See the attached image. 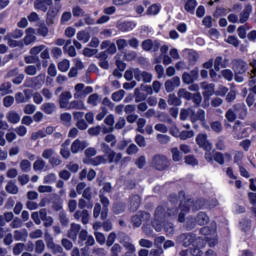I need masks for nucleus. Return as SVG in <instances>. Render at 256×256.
<instances>
[{
    "mask_svg": "<svg viewBox=\"0 0 256 256\" xmlns=\"http://www.w3.org/2000/svg\"><path fill=\"white\" fill-rule=\"evenodd\" d=\"M205 247V241L200 238V240L194 244H192V247L190 248V255L192 256H201L203 255V250Z\"/></svg>",
    "mask_w": 256,
    "mask_h": 256,
    "instance_id": "b1692460",
    "label": "nucleus"
},
{
    "mask_svg": "<svg viewBox=\"0 0 256 256\" xmlns=\"http://www.w3.org/2000/svg\"><path fill=\"white\" fill-rule=\"evenodd\" d=\"M74 99H85L87 95H90V93L93 92V87L86 86L83 83H78L74 87Z\"/></svg>",
    "mask_w": 256,
    "mask_h": 256,
    "instance_id": "0eeeda50",
    "label": "nucleus"
},
{
    "mask_svg": "<svg viewBox=\"0 0 256 256\" xmlns=\"http://www.w3.org/2000/svg\"><path fill=\"white\" fill-rule=\"evenodd\" d=\"M110 256H119L121 251H123V247L120 246L119 243H115L114 245L110 246Z\"/></svg>",
    "mask_w": 256,
    "mask_h": 256,
    "instance_id": "13d9d810",
    "label": "nucleus"
},
{
    "mask_svg": "<svg viewBox=\"0 0 256 256\" xmlns=\"http://www.w3.org/2000/svg\"><path fill=\"white\" fill-rule=\"evenodd\" d=\"M233 109L238 117V119H241L242 121H245L247 119L248 110L245 103H238L233 106Z\"/></svg>",
    "mask_w": 256,
    "mask_h": 256,
    "instance_id": "aec40b11",
    "label": "nucleus"
},
{
    "mask_svg": "<svg viewBox=\"0 0 256 256\" xmlns=\"http://www.w3.org/2000/svg\"><path fill=\"white\" fill-rule=\"evenodd\" d=\"M46 163L43 159H38L33 164L34 171H43L45 169Z\"/></svg>",
    "mask_w": 256,
    "mask_h": 256,
    "instance_id": "338daca9",
    "label": "nucleus"
},
{
    "mask_svg": "<svg viewBox=\"0 0 256 256\" xmlns=\"http://www.w3.org/2000/svg\"><path fill=\"white\" fill-rule=\"evenodd\" d=\"M78 209H80V210L93 209V200H87L85 198H80L78 200Z\"/></svg>",
    "mask_w": 256,
    "mask_h": 256,
    "instance_id": "58836bf2",
    "label": "nucleus"
},
{
    "mask_svg": "<svg viewBox=\"0 0 256 256\" xmlns=\"http://www.w3.org/2000/svg\"><path fill=\"white\" fill-rule=\"evenodd\" d=\"M190 120L192 123H197V121H200V123L205 124V110L199 109L197 112L193 107H191L190 110Z\"/></svg>",
    "mask_w": 256,
    "mask_h": 256,
    "instance_id": "6ab92c4d",
    "label": "nucleus"
},
{
    "mask_svg": "<svg viewBox=\"0 0 256 256\" xmlns=\"http://www.w3.org/2000/svg\"><path fill=\"white\" fill-rule=\"evenodd\" d=\"M247 133V128L243 127V122L237 120L232 126V135L234 139L241 140L245 138V134Z\"/></svg>",
    "mask_w": 256,
    "mask_h": 256,
    "instance_id": "9d476101",
    "label": "nucleus"
},
{
    "mask_svg": "<svg viewBox=\"0 0 256 256\" xmlns=\"http://www.w3.org/2000/svg\"><path fill=\"white\" fill-rule=\"evenodd\" d=\"M72 15L73 17H84L85 10H83V8H81L80 6H74L72 8Z\"/></svg>",
    "mask_w": 256,
    "mask_h": 256,
    "instance_id": "774afa93",
    "label": "nucleus"
},
{
    "mask_svg": "<svg viewBox=\"0 0 256 256\" xmlns=\"http://www.w3.org/2000/svg\"><path fill=\"white\" fill-rule=\"evenodd\" d=\"M61 10V6L55 7L50 6L47 14H46V24L47 25H54L55 19H57V15H59V11Z\"/></svg>",
    "mask_w": 256,
    "mask_h": 256,
    "instance_id": "f3484780",
    "label": "nucleus"
},
{
    "mask_svg": "<svg viewBox=\"0 0 256 256\" xmlns=\"http://www.w3.org/2000/svg\"><path fill=\"white\" fill-rule=\"evenodd\" d=\"M6 119L9 123H12V125H17V123L21 121V116L19 113L12 110L6 114Z\"/></svg>",
    "mask_w": 256,
    "mask_h": 256,
    "instance_id": "4c0bfd02",
    "label": "nucleus"
},
{
    "mask_svg": "<svg viewBox=\"0 0 256 256\" xmlns=\"http://www.w3.org/2000/svg\"><path fill=\"white\" fill-rule=\"evenodd\" d=\"M151 165L154 167V169H156V171H165V169H169L171 162L167 156L163 154H156L152 158Z\"/></svg>",
    "mask_w": 256,
    "mask_h": 256,
    "instance_id": "423d86ee",
    "label": "nucleus"
},
{
    "mask_svg": "<svg viewBox=\"0 0 256 256\" xmlns=\"http://www.w3.org/2000/svg\"><path fill=\"white\" fill-rule=\"evenodd\" d=\"M151 214L145 211H140L136 215L132 216L131 224L134 228L141 227L143 221H150Z\"/></svg>",
    "mask_w": 256,
    "mask_h": 256,
    "instance_id": "1a4fd4ad",
    "label": "nucleus"
},
{
    "mask_svg": "<svg viewBox=\"0 0 256 256\" xmlns=\"http://www.w3.org/2000/svg\"><path fill=\"white\" fill-rule=\"evenodd\" d=\"M87 148V142L76 139L71 145V153L77 154Z\"/></svg>",
    "mask_w": 256,
    "mask_h": 256,
    "instance_id": "7c9ffc66",
    "label": "nucleus"
},
{
    "mask_svg": "<svg viewBox=\"0 0 256 256\" xmlns=\"http://www.w3.org/2000/svg\"><path fill=\"white\" fill-rule=\"evenodd\" d=\"M199 79V68H194L191 72H184L182 75V81L186 85H191Z\"/></svg>",
    "mask_w": 256,
    "mask_h": 256,
    "instance_id": "f8f14e48",
    "label": "nucleus"
},
{
    "mask_svg": "<svg viewBox=\"0 0 256 256\" xmlns=\"http://www.w3.org/2000/svg\"><path fill=\"white\" fill-rule=\"evenodd\" d=\"M77 243L80 247H83V245L86 247H93V245H95V238H93V236H89L87 230L82 229L79 233Z\"/></svg>",
    "mask_w": 256,
    "mask_h": 256,
    "instance_id": "6e6552de",
    "label": "nucleus"
},
{
    "mask_svg": "<svg viewBox=\"0 0 256 256\" xmlns=\"http://www.w3.org/2000/svg\"><path fill=\"white\" fill-rule=\"evenodd\" d=\"M190 101L194 103V107H201V102L203 101V97L201 96V93L197 92L195 94H192Z\"/></svg>",
    "mask_w": 256,
    "mask_h": 256,
    "instance_id": "603ef678",
    "label": "nucleus"
},
{
    "mask_svg": "<svg viewBox=\"0 0 256 256\" xmlns=\"http://www.w3.org/2000/svg\"><path fill=\"white\" fill-rule=\"evenodd\" d=\"M35 29L28 28L26 29V36L24 37L22 43H25L26 45H31V43H35L37 41V37L34 35Z\"/></svg>",
    "mask_w": 256,
    "mask_h": 256,
    "instance_id": "2f4dec72",
    "label": "nucleus"
},
{
    "mask_svg": "<svg viewBox=\"0 0 256 256\" xmlns=\"http://www.w3.org/2000/svg\"><path fill=\"white\" fill-rule=\"evenodd\" d=\"M229 67V59H223L222 56H218L214 60L215 71H221V69H227Z\"/></svg>",
    "mask_w": 256,
    "mask_h": 256,
    "instance_id": "c756f323",
    "label": "nucleus"
},
{
    "mask_svg": "<svg viewBox=\"0 0 256 256\" xmlns=\"http://www.w3.org/2000/svg\"><path fill=\"white\" fill-rule=\"evenodd\" d=\"M100 202L103 205V208L101 209V204L96 203L94 205L93 209V217L94 219H99V215L102 219V221H105L109 215V198L105 197L104 195H100Z\"/></svg>",
    "mask_w": 256,
    "mask_h": 256,
    "instance_id": "f03ea898",
    "label": "nucleus"
},
{
    "mask_svg": "<svg viewBox=\"0 0 256 256\" xmlns=\"http://www.w3.org/2000/svg\"><path fill=\"white\" fill-rule=\"evenodd\" d=\"M69 67H71V63L67 59H64V60H62L61 62L58 63V69L62 73H67V71H69Z\"/></svg>",
    "mask_w": 256,
    "mask_h": 256,
    "instance_id": "5fc2aeb1",
    "label": "nucleus"
},
{
    "mask_svg": "<svg viewBox=\"0 0 256 256\" xmlns=\"http://www.w3.org/2000/svg\"><path fill=\"white\" fill-rule=\"evenodd\" d=\"M53 5V0H35L34 1V9L36 11H43V13H47L50 7Z\"/></svg>",
    "mask_w": 256,
    "mask_h": 256,
    "instance_id": "412c9836",
    "label": "nucleus"
},
{
    "mask_svg": "<svg viewBox=\"0 0 256 256\" xmlns=\"http://www.w3.org/2000/svg\"><path fill=\"white\" fill-rule=\"evenodd\" d=\"M37 71H41V62H38L36 66L28 65L24 69V73H26V75H30L31 77L37 75Z\"/></svg>",
    "mask_w": 256,
    "mask_h": 256,
    "instance_id": "e433bc0d",
    "label": "nucleus"
},
{
    "mask_svg": "<svg viewBox=\"0 0 256 256\" xmlns=\"http://www.w3.org/2000/svg\"><path fill=\"white\" fill-rule=\"evenodd\" d=\"M87 103L92 107H97L99 103H101V97L99 96V94L94 93L88 97Z\"/></svg>",
    "mask_w": 256,
    "mask_h": 256,
    "instance_id": "37998d69",
    "label": "nucleus"
},
{
    "mask_svg": "<svg viewBox=\"0 0 256 256\" xmlns=\"http://www.w3.org/2000/svg\"><path fill=\"white\" fill-rule=\"evenodd\" d=\"M41 111H43L46 115H53L57 110V106L53 102H45L40 107Z\"/></svg>",
    "mask_w": 256,
    "mask_h": 256,
    "instance_id": "72a5a7b5",
    "label": "nucleus"
},
{
    "mask_svg": "<svg viewBox=\"0 0 256 256\" xmlns=\"http://www.w3.org/2000/svg\"><path fill=\"white\" fill-rule=\"evenodd\" d=\"M167 102L168 105H174L175 107H179V105H181V99H179L175 94H169Z\"/></svg>",
    "mask_w": 256,
    "mask_h": 256,
    "instance_id": "864d4df0",
    "label": "nucleus"
},
{
    "mask_svg": "<svg viewBox=\"0 0 256 256\" xmlns=\"http://www.w3.org/2000/svg\"><path fill=\"white\" fill-rule=\"evenodd\" d=\"M160 48L161 43L159 42V40H155L153 42V40L151 39H146L142 42L143 51H153L154 53H156V51H159Z\"/></svg>",
    "mask_w": 256,
    "mask_h": 256,
    "instance_id": "a211bd4d",
    "label": "nucleus"
},
{
    "mask_svg": "<svg viewBox=\"0 0 256 256\" xmlns=\"http://www.w3.org/2000/svg\"><path fill=\"white\" fill-rule=\"evenodd\" d=\"M43 251H45V242H43V240H37L35 242V253L41 255Z\"/></svg>",
    "mask_w": 256,
    "mask_h": 256,
    "instance_id": "69168bd1",
    "label": "nucleus"
},
{
    "mask_svg": "<svg viewBox=\"0 0 256 256\" xmlns=\"http://www.w3.org/2000/svg\"><path fill=\"white\" fill-rule=\"evenodd\" d=\"M250 67H252V70H251V72H248V77H249V79H251L250 83L255 84L254 78L256 77V60H252L250 62Z\"/></svg>",
    "mask_w": 256,
    "mask_h": 256,
    "instance_id": "6e6d98bb",
    "label": "nucleus"
},
{
    "mask_svg": "<svg viewBox=\"0 0 256 256\" xmlns=\"http://www.w3.org/2000/svg\"><path fill=\"white\" fill-rule=\"evenodd\" d=\"M125 97V90H118L114 92L111 96L112 101H115L116 103H119L123 98Z\"/></svg>",
    "mask_w": 256,
    "mask_h": 256,
    "instance_id": "680f3d73",
    "label": "nucleus"
},
{
    "mask_svg": "<svg viewBox=\"0 0 256 256\" xmlns=\"http://www.w3.org/2000/svg\"><path fill=\"white\" fill-rule=\"evenodd\" d=\"M201 87L203 89L202 95L204 97V102L207 103L209 99L215 95V84H208L207 82H203Z\"/></svg>",
    "mask_w": 256,
    "mask_h": 256,
    "instance_id": "dca6fc26",
    "label": "nucleus"
},
{
    "mask_svg": "<svg viewBox=\"0 0 256 256\" xmlns=\"http://www.w3.org/2000/svg\"><path fill=\"white\" fill-rule=\"evenodd\" d=\"M210 127L212 129V131H214V133H221V131H223V124L221 123V121H213L210 123Z\"/></svg>",
    "mask_w": 256,
    "mask_h": 256,
    "instance_id": "bf43d9fd",
    "label": "nucleus"
},
{
    "mask_svg": "<svg viewBox=\"0 0 256 256\" xmlns=\"http://www.w3.org/2000/svg\"><path fill=\"white\" fill-rule=\"evenodd\" d=\"M105 143H110V147H115L117 145V137L114 134H107L104 137Z\"/></svg>",
    "mask_w": 256,
    "mask_h": 256,
    "instance_id": "0e129e2a",
    "label": "nucleus"
},
{
    "mask_svg": "<svg viewBox=\"0 0 256 256\" xmlns=\"http://www.w3.org/2000/svg\"><path fill=\"white\" fill-rule=\"evenodd\" d=\"M196 143L200 147V149H203L204 151H211L213 149V144L207 140V134H198L196 137Z\"/></svg>",
    "mask_w": 256,
    "mask_h": 256,
    "instance_id": "2eb2a0df",
    "label": "nucleus"
},
{
    "mask_svg": "<svg viewBox=\"0 0 256 256\" xmlns=\"http://www.w3.org/2000/svg\"><path fill=\"white\" fill-rule=\"evenodd\" d=\"M125 209H127V206L123 202L114 203L112 206V210L115 215H121V213H125Z\"/></svg>",
    "mask_w": 256,
    "mask_h": 256,
    "instance_id": "79ce46f5",
    "label": "nucleus"
},
{
    "mask_svg": "<svg viewBox=\"0 0 256 256\" xmlns=\"http://www.w3.org/2000/svg\"><path fill=\"white\" fill-rule=\"evenodd\" d=\"M117 28L122 33H127V31H133L135 29V24L132 21H124L117 24Z\"/></svg>",
    "mask_w": 256,
    "mask_h": 256,
    "instance_id": "f704fd0d",
    "label": "nucleus"
},
{
    "mask_svg": "<svg viewBox=\"0 0 256 256\" xmlns=\"http://www.w3.org/2000/svg\"><path fill=\"white\" fill-rule=\"evenodd\" d=\"M171 153H172V161H174L175 163H177V162L181 161V159H183V155L179 151V148H177V147L171 148Z\"/></svg>",
    "mask_w": 256,
    "mask_h": 256,
    "instance_id": "3c124183",
    "label": "nucleus"
},
{
    "mask_svg": "<svg viewBox=\"0 0 256 256\" xmlns=\"http://www.w3.org/2000/svg\"><path fill=\"white\" fill-rule=\"evenodd\" d=\"M77 39L78 41H82V43H89L91 36L86 31H80L77 33Z\"/></svg>",
    "mask_w": 256,
    "mask_h": 256,
    "instance_id": "4d7b16f0",
    "label": "nucleus"
},
{
    "mask_svg": "<svg viewBox=\"0 0 256 256\" xmlns=\"http://www.w3.org/2000/svg\"><path fill=\"white\" fill-rule=\"evenodd\" d=\"M44 241L46 243L47 249H49L53 253V255L67 256V254L63 250V247L55 243V241L53 240V236L49 232H45Z\"/></svg>",
    "mask_w": 256,
    "mask_h": 256,
    "instance_id": "20e7f679",
    "label": "nucleus"
},
{
    "mask_svg": "<svg viewBox=\"0 0 256 256\" xmlns=\"http://www.w3.org/2000/svg\"><path fill=\"white\" fill-rule=\"evenodd\" d=\"M101 49H106L105 51H103L102 53H106V55L109 53V55H115L117 53V46L115 45V43L109 41V40H105L101 43L100 45Z\"/></svg>",
    "mask_w": 256,
    "mask_h": 256,
    "instance_id": "a878e982",
    "label": "nucleus"
},
{
    "mask_svg": "<svg viewBox=\"0 0 256 256\" xmlns=\"http://www.w3.org/2000/svg\"><path fill=\"white\" fill-rule=\"evenodd\" d=\"M180 211V212H179ZM189 211H191V208L189 206H187V204L184 202H181L179 205V208H177V213L178 214V221L179 223H184L185 222V214L189 213Z\"/></svg>",
    "mask_w": 256,
    "mask_h": 256,
    "instance_id": "c85d7f7f",
    "label": "nucleus"
},
{
    "mask_svg": "<svg viewBox=\"0 0 256 256\" xmlns=\"http://www.w3.org/2000/svg\"><path fill=\"white\" fill-rule=\"evenodd\" d=\"M199 240H201V237H197V234L193 232L182 233L176 237V243L182 245V247H191Z\"/></svg>",
    "mask_w": 256,
    "mask_h": 256,
    "instance_id": "39448f33",
    "label": "nucleus"
},
{
    "mask_svg": "<svg viewBox=\"0 0 256 256\" xmlns=\"http://www.w3.org/2000/svg\"><path fill=\"white\" fill-rule=\"evenodd\" d=\"M20 169L23 173H29L31 171V162L27 159H24L20 162Z\"/></svg>",
    "mask_w": 256,
    "mask_h": 256,
    "instance_id": "052dcab7",
    "label": "nucleus"
},
{
    "mask_svg": "<svg viewBox=\"0 0 256 256\" xmlns=\"http://www.w3.org/2000/svg\"><path fill=\"white\" fill-rule=\"evenodd\" d=\"M232 69L236 75H243L247 73L249 65L242 59H234L232 60Z\"/></svg>",
    "mask_w": 256,
    "mask_h": 256,
    "instance_id": "9b49d317",
    "label": "nucleus"
},
{
    "mask_svg": "<svg viewBox=\"0 0 256 256\" xmlns=\"http://www.w3.org/2000/svg\"><path fill=\"white\" fill-rule=\"evenodd\" d=\"M67 109L68 110L69 109H78V110L85 109V103H83V101L81 100H74L70 102Z\"/></svg>",
    "mask_w": 256,
    "mask_h": 256,
    "instance_id": "8fccbe9b",
    "label": "nucleus"
},
{
    "mask_svg": "<svg viewBox=\"0 0 256 256\" xmlns=\"http://www.w3.org/2000/svg\"><path fill=\"white\" fill-rule=\"evenodd\" d=\"M225 118L227 119L228 123H235L237 119V113L235 112V109H228L225 113Z\"/></svg>",
    "mask_w": 256,
    "mask_h": 256,
    "instance_id": "de8ad7c7",
    "label": "nucleus"
},
{
    "mask_svg": "<svg viewBox=\"0 0 256 256\" xmlns=\"http://www.w3.org/2000/svg\"><path fill=\"white\" fill-rule=\"evenodd\" d=\"M24 61H25V63H27V65L41 63V60L39 59V57L35 56L33 54H31L29 56H25Z\"/></svg>",
    "mask_w": 256,
    "mask_h": 256,
    "instance_id": "e2e57ef3",
    "label": "nucleus"
},
{
    "mask_svg": "<svg viewBox=\"0 0 256 256\" xmlns=\"http://www.w3.org/2000/svg\"><path fill=\"white\" fill-rule=\"evenodd\" d=\"M187 207L192 209V211H199V209H207V200L200 198L196 201H193L192 199H188L186 202H184Z\"/></svg>",
    "mask_w": 256,
    "mask_h": 256,
    "instance_id": "4468645a",
    "label": "nucleus"
},
{
    "mask_svg": "<svg viewBox=\"0 0 256 256\" xmlns=\"http://www.w3.org/2000/svg\"><path fill=\"white\" fill-rule=\"evenodd\" d=\"M121 159H123V154L121 152H115L112 150L108 155H98L92 158L90 163L94 167H98V165H107V163L119 165V163H121Z\"/></svg>",
    "mask_w": 256,
    "mask_h": 256,
    "instance_id": "f257e3e1",
    "label": "nucleus"
},
{
    "mask_svg": "<svg viewBox=\"0 0 256 256\" xmlns=\"http://www.w3.org/2000/svg\"><path fill=\"white\" fill-rule=\"evenodd\" d=\"M4 41H7V45H9L11 48H15V47L23 48L25 46L23 41L13 40V37L9 35H6L4 37Z\"/></svg>",
    "mask_w": 256,
    "mask_h": 256,
    "instance_id": "ea45409f",
    "label": "nucleus"
},
{
    "mask_svg": "<svg viewBox=\"0 0 256 256\" xmlns=\"http://www.w3.org/2000/svg\"><path fill=\"white\" fill-rule=\"evenodd\" d=\"M179 85H181V79L178 76L173 77L164 83L167 93H173V91H175L176 87H179Z\"/></svg>",
    "mask_w": 256,
    "mask_h": 256,
    "instance_id": "5701e85b",
    "label": "nucleus"
},
{
    "mask_svg": "<svg viewBox=\"0 0 256 256\" xmlns=\"http://www.w3.org/2000/svg\"><path fill=\"white\" fill-rule=\"evenodd\" d=\"M73 95H71V92L65 91L62 92L59 96V105L61 109H68L69 108V100L72 99Z\"/></svg>",
    "mask_w": 256,
    "mask_h": 256,
    "instance_id": "bb28decb",
    "label": "nucleus"
},
{
    "mask_svg": "<svg viewBox=\"0 0 256 256\" xmlns=\"http://www.w3.org/2000/svg\"><path fill=\"white\" fill-rule=\"evenodd\" d=\"M73 217L76 221H81L83 225H87L89 223V219L91 218L88 210H81V209L77 210L74 213Z\"/></svg>",
    "mask_w": 256,
    "mask_h": 256,
    "instance_id": "4be33fe9",
    "label": "nucleus"
},
{
    "mask_svg": "<svg viewBox=\"0 0 256 256\" xmlns=\"http://www.w3.org/2000/svg\"><path fill=\"white\" fill-rule=\"evenodd\" d=\"M141 205V197L137 194L130 197V211L135 212Z\"/></svg>",
    "mask_w": 256,
    "mask_h": 256,
    "instance_id": "c9c22d12",
    "label": "nucleus"
},
{
    "mask_svg": "<svg viewBox=\"0 0 256 256\" xmlns=\"http://www.w3.org/2000/svg\"><path fill=\"white\" fill-rule=\"evenodd\" d=\"M251 13H253V6L251 4H246L239 15V23H247Z\"/></svg>",
    "mask_w": 256,
    "mask_h": 256,
    "instance_id": "cd10ccee",
    "label": "nucleus"
},
{
    "mask_svg": "<svg viewBox=\"0 0 256 256\" xmlns=\"http://www.w3.org/2000/svg\"><path fill=\"white\" fill-rule=\"evenodd\" d=\"M175 216H177V206L173 208L158 206L154 212L155 221H158V223H163L167 217Z\"/></svg>",
    "mask_w": 256,
    "mask_h": 256,
    "instance_id": "7ed1b4c3",
    "label": "nucleus"
},
{
    "mask_svg": "<svg viewBox=\"0 0 256 256\" xmlns=\"http://www.w3.org/2000/svg\"><path fill=\"white\" fill-rule=\"evenodd\" d=\"M135 103H141L147 99V94L141 91V89L136 88L134 90Z\"/></svg>",
    "mask_w": 256,
    "mask_h": 256,
    "instance_id": "49530a36",
    "label": "nucleus"
},
{
    "mask_svg": "<svg viewBox=\"0 0 256 256\" xmlns=\"http://www.w3.org/2000/svg\"><path fill=\"white\" fill-rule=\"evenodd\" d=\"M5 189L10 195H17L19 193V187L13 181H9Z\"/></svg>",
    "mask_w": 256,
    "mask_h": 256,
    "instance_id": "a18cd8bd",
    "label": "nucleus"
},
{
    "mask_svg": "<svg viewBox=\"0 0 256 256\" xmlns=\"http://www.w3.org/2000/svg\"><path fill=\"white\" fill-rule=\"evenodd\" d=\"M197 225H207L209 223V216L205 212H199L195 218Z\"/></svg>",
    "mask_w": 256,
    "mask_h": 256,
    "instance_id": "a19ab883",
    "label": "nucleus"
},
{
    "mask_svg": "<svg viewBox=\"0 0 256 256\" xmlns=\"http://www.w3.org/2000/svg\"><path fill=\"white\" fill-rule=\"evenodd\" d=\"M134 79L136 81H143V83H151V81H153V74L136 68L134 69Z\"/></svg>",
    "mask_w": 256,
    "mask_h": 256,
    "instance_id": "ddd939ff",
    "label": "nucleus"
},
{
    "mask_svg": "<svg viewBox=\"0 0 256 256\" xmlns=\"http://www.w3.org/2000/svg\"><path fill=\"white\" fill-rule=\"evenodd\" d=\"M108 57L107 52H100L97 55V59L99 61L98 65L101 67V69H109V61L107 60Z\"/></svg>",
    "mask_w": 256,
    "mask_h": 256,
    "instance_id": "473e14b6",
    "label": "nucleus"
},
{
    "mask_svg": "<svg viewBox=\"0 0 256 256\" xmlns=\"http://www.w3.org/2000/svg\"><path fill=\"white\" fill-rule=\"evenodd\" d=\"M14 239L16 241H25L27 239V230H16L14 231Z\"/></svg>",
    "mask_w": 256,
    "mask_h": 256,
    "instance_id": "09e8293b",
    "label": "nucleus"
},
{
    "mask_svg": "<svg viewBox=\"0 0 256 256\" xmlns=\"http://www.w3.org/2000/svg\"><path fill=\"white\" fill-rule=\"evenodd\" d=\"M83 229H81V224L71 223L70 229L68 230V237L72 241H77V237H79V233H81Z\"/></svg>",
    "mask_w": 256,
    "mask_h": 256,
    "instance_id": "393cba45",
    "label": "nucleus"
},
{
    "mask_svg": "<svg viewBox=\"0 0 256 256\" xmlns=\"http://www.w3.org/2000/svg\"><path fill=\"white\" fill-rule=\"evenodd\" d=\"M195 7H197V0H187L184 9L192 15L195 13Z\"/></svg>",
    "mask_w": 256,
    "mask_h": 256,
    "instance_id": "c03bdc74",
    "label": "nucleus"
}]
</instances>
